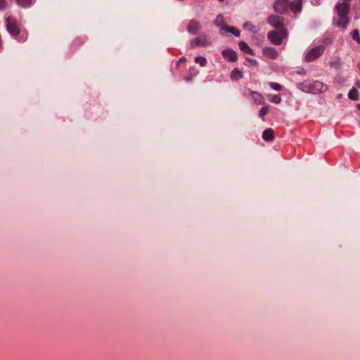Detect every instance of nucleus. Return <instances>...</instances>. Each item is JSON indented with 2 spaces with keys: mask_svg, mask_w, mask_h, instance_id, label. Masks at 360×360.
Wrapping results in <instances>:
<instances>
[{
  "mask_svg": "<svg viewBox=\"0 0 360 360\" xmlns=\"http://www.w3.org/2000/svg\"><path fill=\"white\" fill-rule=\"evenodd\" d=\"M6 27L7 31L19 42H24L27 39V33L25 30H21L19 27L17 19L12 16H8L6 19Z\"/></svg>",
  "mask_w": 360,
  "mask_h": 360,
  "instance_id": "nucleus-1",
  "label": "nucleus"
},
{
  "mask_svg": "<svg viewBox=\"0 0 360 360\" xmlns=\"http://www.w3.org/2000/svg\"><path fill=\"white\" fill-rule=\"evenodd\" d=\"M303 0H295L290 1L289 0H277L275 1L274 8L276 13L283 14L289 8L295 14L300 13L302 10Z\"/></svg>",
  "mask_w": 360,
  "mask_h": 360,
  "instance_id": "nucleus-2",
  "label": "nucleus"
},
{
  "mask_svg": "<svg viewBox=\"0 0 360 360\" xmlns=\"http://www.w3.org/2000/svg\"><path fill=\"white\" fill-rule=\"evenodd\" d=\"M297 87L305 93L318 94L327 90V85L319 81L305 80L296 84Z\"/></svg>",
  "mask_w": 360,
  "mask_h": 360,
  "instance_id": "nucleus-3",
  "label": "nucleus"
},
{
  "mask_svg": "<svg viewBox=\"0 0 360 360\" xmlns=\"http://www.w3.org/2000/svg\"><path fill=\"white\" fill-rule=\"evenodd\" d=\"M288 37L286 29L274 30L267 34L268 39L274 45H281L283 40Z\"/></svg>",
  "mask_w": 360,
  "mask_h": 360,
  "instance_id": "nucleus-4",
  "label": "nucleus"
},
{
  "mask_svg": "<svg viewBox=\"0 0 360 360\" xmlns=\"http://www.w3.org/2000/svg\"><path fill=\"white\" fill-rule=\"evenodd\" d=\"M349 4L347 3H342L337 5V12L338 15L340 18V20L338 22L339 25H342L343 27L346 26L347 23V13L349 11Z\"/></svg>",
  "mask_w": 360,
  "mask_h": 360,
  "instance_id": "nucleus-5",
  "label": "nucleus"
},
{
  "mask_svg": "<svg viewBox=\"0 0 360 360\" xmlns=\"http://www.w3.org/2000/svg\"><path fill=\"white\" fill-rule=\"evenodd\" d=\"M325 48L326 47L324 45H320L312 48L307 53L305 56V60L309 62L316 60L321 56L325 50Z\"/></svg>",
  "mask_w": 360,
  "mask_h": 360,
  "instance_id": "nucleus-6",
  "label": "nucleus"
},
{
  "mask_svg": "<svg viewBox=\"0 0 360 360\" xmlns=\"http://www.w3.org/2000/svg\"><path fill=\"white\" fill-rule=\"evenodd\" d=\"M267 22L276 30L285 29L283 27V18L279 15H271L267 18Z\"/></svg>",
  "mask_w": 360,
  "mask_h": 360,
  "instance_id": "nucleus-7",
  "label": "nucleus"
},
{
  "mask_svg": "<svg viewBox=\"0 0 360 360\" xmlns=\"http://www.w3.org/2000/svg\"><path fill=\"white\" fill-rule=\"evenodd\" d=\"M221 54L224 58L227 59L231 62H235L238 59L237 53L235 51L230 49H226L224 50Z\"/></svg>",
  "mask_w": 360,
  "mask_h": 360,
  "instance_id": "nucleus-8",
  "label": "nucleus"
},
{
  "mask_svg": "<svg viewBox=\"0 0 360 360\" xmlns=\"http://www.w3.org/2000/svg\"><path fill=\"white\" fill-rule=\"evenodd\" d=\"M200 28L201 26L197 20H191L188 24L187 30L190 34H196Z\"/></svg>",
  "mask_w": 360,
  "mask_h": 360,
  "instance_id": "nucleus-9",
  "label": "nucleus"
},
{
  "mask_svg": "<svg viewBox=\"0 0 360 360\" xmlns=\"http://www.w3.org/2000/svg\"><path fill=\"white\" fill-rule=\"evenodd\" d=\"M263 54L271 59H276L278 57V52L274 48L266 47L263 49Z\"/></svg>",
  "mask_w": 360,
  "mask_h": 360,
  "instance_id": "nucleus-10",
  "label": "nucleus"
},
{
  "mask_svg": "<svg viewBox=\"0 0 360 360\" xmlns=\"http://www.w3.org/2000/svg\"><path fill=\"white\" fill-rule=\"evenodd\" d=\"M248 91L251 95L252 98L254 100L256 104L261 105L264 103L263 96L258 92L248 89Z\"/></svg>",
  "mask_w": 360,
  "mask_h": 360,
  "instance_id": "nucleus-11",
  "label": "nucleus"
},
{
  "mask_svg": "<svg viewBox=\"0 0 360 360\" xmlns=\"http://www.w3.org/2000/svg\"><path fill=\"white\" fill-rule=\"evenodd\" d=\"M238 46L240 51H242L243 53L255 56V52L251 48H250V46L248 45L246 42L240 41L239 42Z\"/></svg>",
  "mask_w": 360,
  "mask_h": 360,
  "instance_id": "nucleus-12",
  "label": "nucleus"
},
{
  "mask_svg": "<svg viewBox=\"0 0 360 360\" xmlns=\"http://www.w3.org/2000/svg\"><path fill=\"white\" fill-rule=\"evenodd\" d=\"M262 138L266 141H271L274 139V131L272 129H266L262 133Z\"/></svg>",
  "mask_w": 360,
  "mask_h": 360,
  "instance_id": "nucleus-13",
  "label": "nucleus"
},
{
  "mask_svg": "<svg viewBox=\"0 0 360 360\" xmlns=\"http://www.w3.org/2000/svg\"><path fill=\"white\" fill-rule=\"evenodd\" d=\"M222 30L230 32L234 34L236 37H239L240 33L239 30H238L236 27L228 25H223Z\"/></svg>",
  "mask_w": 360,
  "mask_h": 360,
  "instance_id": "nucleus-14",
  "label": "nucleus"
},
{
  "mask_svg": "<svg viewBox=\"0 0 360 360\" xmlns=\"http://www.w3.org/2000/svg\"><path fill=\"white\" fill-rule=\"evenodd\" d=\"M199 39L200 46H207L211 44V40L206 35H201L198 37Z\"/></svg>",
  "mask_w": 360,
  "mask_h": 360,
  "instance_id": "nucleus-15",
  "label": "nucleus"
},
{
  "mask_svg": "<svg viewBox=\"0 0 360 360\" xmlns=\"http://www.w3.org/2000/svg\"><path fill=\"white\" fill-rule=\"evenodd\" d=\"M16 4L22 8H28L34 4V0H15Z\"/></svg>",
  "mask_w": 360,
  "mask_h": 360,
  "instance_id": "nucleus-16",
  "label": "nucleus"
},
{
  "mask_svg": "<svg viewBox=\"0 0 360 360\" xmlns=\"http://www.w3.org/2000/svg\"><path fill=\"white\" fill-rule=\"evenodd\" d=\"M243 27L245 30L252 32V33H257L258 32V29L257 28V27L250 22H245L243 24Z\"/></svg>",
  "mask_w": 360,
  "mask_h": 360,
  "instance_id": "nucleus-17",
  "label": "nucleus"
},
{
  "mask_svg": "<svg viewBox=\"0 0 360 360\" xmlns=\"http://www.w3.org/2000/svg\"><path fill=\"white\" fill-rule=\"evenodd\" d=\"M243 77V74L238 69L236 68L231 72V77L232 79L238 80Z\"/></svg>",
  "mask_w": 360,
  "mask_h": 360,
  "instance_id": "nucleus-18",
  "label": "nucleus"
},
{
  "mask_svg": "<svg viewBox=\"0 0 360 360\" xmlns=\"http://www.w3.org/2000/svg\"><path fill=\"white\" fill-rule=\"evenodd\" d=\"M348 97H349L351 100H353V101H357V100H358V98H359V94H358V91H357L356 89L352 88V89L349 91Z\"/></svg>",
  "mask_w": 360,
  "mask_h": 360,
  "instance_id": "nucleus-19",
  "label": "nucleus"
},
{
  "mask_svg": "<svg viewBox=\"0 0 360 360\" xmlns=\"http://www.w3.org/2000/svg\"><path fill=\"white\" fill-rule=\"evenodd\" d=\"M224 17L221 15H218L216 18V19L214 20V25H217V26H221V27H223V25H225L224 24Z\"/></svg>",
  "mask_w": 360,
  "mask_h": 360,
  "instance_id": "nucleus-20",
  "label": "nucleus"
},
{
  "mask_svg": "<svg viewBox=\"0 0 360 360\" xmlns=\"http://www.w3.org/2000/svg\"><path fill=\"white\" fill-rule=\"evenodd\" d=\"M195 62L200 64L201 67H204L207 64V60L202 56H198L195 58Z\"/></svg>",
  "mask_w": 360,
  "mask_h": 360,
  "instance_id": "nucleus-21",
  "label": "nucleus"
},
{
  "mask_svg": "<svg viewBox=\"0 0 360 360\" xmlns=\"http://www.w3.org/2000/svg\"><path fill=\"white\" fill-rule=\"evenodd\" d=\"M281 97L280 95L278 94H275V95H273L271 96V98H270V101L274 103H276V104H278L281 102Z\"/></svg>",
  "mask_w": 360,
  "mask_h": 360,
  "instance_id": "nucleus-22",
  "label": "nucleus"
},
{
  "mask_svg": "<svg viewBox=\"0 0 360 360\" xmlns=\"http://www.w3.org/2000/svg\"><path fill=\"white\" fill-rule=\"evenodd\" d=\"M269 111V105L264 106L259 112V116L260 117H264Z\"/></svg>",
  "mask_w": 360,
  "mask_h": 360,
  "instance_id": "nucleus-23",
  "label": "nucleus"
},
{
  "mask_svg": "<svg viewBox=\"0 0 360 360\" xmlns=\"http://www.w3.org/2000/svg\"><path fill=\"white\" fill-rule=\"evenodd\" d=\"M269 86L276 91H281L282 89L281 85L276 82H270Z\"/></svg>",
  "mask_w": 360,
  "mask_h": 360,
  "instance_id": "nucleus-24",
  "label": "nucleus"
},
{
  "mask_svg": "<svg viewBox=\"0 0 360 360\" xmlns=\"http://www.w3.org/2000/svg\"><path fill=\"white\" fill-rule=\"evenodd\" d=\"M352 38H353L354 40H355L358 43H360L359 33V31L357 30H355L353 31V32H352Z\"/></svg>",
  "mask_w": 360,
  "mask_h": 360,
  "instance_id": "nucleus-25",
  "label": "nucleus"
},
{
  "mask_svg": "<svg viewBox=\"0 0 360 360\" xmlns=\"http://www.w3.org/2000/svg\"><path fill=\"white\" fill-rule=\"evenodd\" d=\"M198 46H200V44H199V39H198V38L197 37V38H195L193 41H192L191 42V47L192 49H195V48H196V47H198Z\"/></svg>",
  "mask_w": 360,
  "mask_h": 360,
  "instance_id": "nucleus-26",
  "label": "nucleus"
},
{
  "mask_svg": "<svg viewBox=\"0 0 360 360\" xmlns=\"http://www.w3.org/2000/svg\"><path fill=\"white\" fill-rule=\"evenodd\" d=\"M7 6L6 0H0V9L6 8Z\"/></svg>",
  "mask_w": 360,
  "mask_h": 360,
  "instance_id": "nucleus-27",
  "label": "nucleus"
},
{
  "mask_svg": "<svg viewBox=\"0 0 360 360\" xmlns=\"http://www.w3.org/2000/svg\"><path fill=\"white\" fill-rule=\"evenodd\" d=\"M330 39H324L323 41V44L322 45H324L326 46V45L330 44Z\"/></svg>",
  "mask_w": 360,
  "mask_h": 360,
  "instance_id": "nucleus-28",
  "label": "nucleus"
},
{
  "mask_svg": "<svg viewBox=\"0 0 360 360\" xmlns=\"http://www.w3.org/2000/svg\"><path fill=\"white\" fill-rule=\"evenodd\" d=\"M249 60L250 61V63H256V60H252V59H249Z\"/></svg>",
  "mask_w": 360,
  "mask_h": 360,
  "instance_id": "nucleus-29",
  "label": "nucleus"
},
{
  "mask_svg": "<svg viewBox=\"0 0 360 360\" xmlns=\"http://www.w3.org/2000/svg\"><path fill=\"white\" fill-rule=\"evenodd\" d=\"M357 108L360 110V104L357 105Z\"/></svg>",
  "mask_w": 360,
  "mask_h": 360,
  "instance_id": "nucleus-30",
  "label": "nucleus"
},
{
  "mask_svg": "<svg viewBox=\"0 0 360 360\" xmlns=\"http://www.w3.org/2000/svg\"><path fill=\"white\" fill-rule=\"evenodd\" d=\"M184 57H182V58L181 59V61H184Z\"/></svg>",
  "mask_w": 360,
  "mask_h": 360,
  "instance_id": "nucleus-31",
  "label": "nucleus"
},
{
  "mask_svg": "<svg viewBox=\"0 0 360 360\" xmlns=\"http://www.w3.org/2000/svg\"><path fill=\"white\" fill-rule=\"evenodd\" d=\"M184 57H182V58L181 59V61H184Z\"/></svg>",
  "mask_w": 360,
  "mask_h": 360,
  "instance_id": "nucleus-32",
  "label": "nucleus"
},
{
  "mask_svg": "<svg viewBox=\"0 0 360 360\" xmlns=\"http://www.w3.org/2000/svg\"><path fill=\"white\" fill-rule=\"evenodd\" d=\"M219 1H223L224 0H219Z\"/></svg>",
  "mask_w": 360,
  "mask_h": 360,
  "instance_id": "nucleus-33",
  "label": "nucleus"
}]
</instances>
